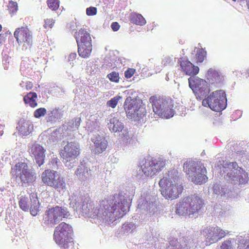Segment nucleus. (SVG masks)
<instances>
[{"label": "nucleus", "instance_id": "f257e3e1", "mask_svg": "<svg viewBox=\"0 0 249 249\" xmlns=\"http://www.w3.org/2000/svg\"><path fill=\"white\" fill-rule=\"evenodd\" d=\"M162 195L166 199H174L179 196L183 187L178 181V173L173 169L168 171L167 175L159 181Z\"/></svg>", "mask_w": 249, "mask_h": 249}, {"label": "nucleus", "instance_id": "f03ea898", "mask_svg": "<svg viewBox=\"0 0 249 249\" xmlns=\"http://www.w3.org/2000/svg\"><path fill=\"white\" fill-rule=\"evenodd\" d=\"M149 102L153 112L159 117L169 119L174 116V102L171 98L155 95L150 97Z\"/></svg>", "mask_w": 249, "mask_h": 249}, {"label": "nucleus", "instance_id": "7ed1b4c3", "mask_svg": "<svg viewBox=\"0 0 249 249\" xmlns=\"http://www.w3.org/2000/svg\"><path fill=\"white\" fill-rule=\"evenodd\" d=\"M72 235V227L65 222H61L54 229L53 240L58 245L65 249H74Z\"/></svg>", "mask_w": 249, "mask_h": 249}, {"label": "nucleus", "instance_id": "20e7f679", "mask_svg": "<svg viewBox=\"0 0 249 249\" xmlns=\"http://www.w3.org/2000/svg\"><path fill=\"white\" fill-rule=\"evenodd\" d=\"M204 205L203 200L199 196L191 195L184 197L177 205L176 213L179 215H190L198 213Z\"/></svg>", "mask_w": 249, "mask_h": 249}, {"label": "nucleus", "instance_id": "39448f33", "mask_svg": "<svg viewBox=\"0 0 249 249\" xmlns=\"http://www.w3.org/2000/svg\"><path fill=\"white\" fill-rule=\"evenodd\" d=\"M183 170L192 181L196 184H201L207 180L206 169L200 161L187 160L184 163Z\"/></svg>", "mask_w": 249, "mask_h": 249}, {"label": "nucleus", "instance_id": "423d86ee", "mask_svg": "<svg viewBox=\"0 0 249 249\" xmlns=\"http://www.w3.org/2000/svg\"><path fill=\"white\" fill-rule=\"evenodd\" d=\"M111 206L108 207L104 213V215L110 220H115L122 217L128 211V204L124 196L120 194L114 195Z\"/></svg>", "mask_w": 249, "mask_h": 249}, {"label": "nucleus", "instance_id": "0eeeda50", "mask_svg": "<svg viewBox=\"0 0 249 249\" xmlns=\"http://www.w3.org/2000/svg\"><path fill=\"white\" fill-rule=\"evenodd\" d=\"M74 36L78 46L79 55L83 58L89 57L92 51L91 38L89 33L81 28L75 32Z\"/></svg>", "mask_w": 249, "mask_h": 249}, {"label": "nucleus", "instance_id": "6e6552de", "mask_svg": "<svg viewBox=\"0 0 249 249\" xmlns=\"http://www.w3.org/2000/svg\"><path fill=\"white\" fill-rule=\"evenodd\" d=\"M202 105L212 110L219 112L224 110L227 106L226 93L223 90H216L202 101Z\"/></svg>", "mask_w": 249, "mask_h": 249}, {"label": "nucleus", "instance_id": "1a4fd4ad", "mask_svg": "<svg viewBox=\"0 0 249 249\" xmlns=\"http://www.w3.org/2000/svg\"><path fill=\"white\" fill-rule=\"evenodd\" d=\"M12 176L16 179H19L22 183L30 184L36 180L35 174L28 168L25 162H19L11 168Z\"/></svg>", "mask_w": 249, "mask_h": 249}, {"label": "nucleus", "instance_id": "9d476101", "mask_svg": "<svg viewBox=\"0 0 249 249\" xmlns=\"http://www.w3.org/2000/svg\"><path fill=\"white\" fill-rule=\"evenodd\" d=\"M69 215L68 209L56 206L48 208L43 217L44 223L47 226H54Z\"/></svg>", "mask_w": 249, "mask_h": 249}, {"label": "nucleus", "instance_id": "9b49d317", "mask_svg": "<svg viewBox=\"0 0 249 249\" xmlns=\"http://www.w3.org/2000/svg\"><path fill=\"white\" fill-rule=\"evenodd\" d=\"M42 182L46 185L60 191L66 189V183L62 177L57 171L47 169L41 174Z\"/></svg>", "mask_w": 249, "mask_h": 249}, {"label": "nucleus", "instance_id": "f8f14e48", "mask_svg": "<svg viewBox=\"0 0 249 249\" xmlns=\"http://www.w3.org/2000/svg\"><path fill=\"white\" fill-rule=\"evenodd\" d=\"M18 204L20 208L27 212L30 210L31 214L33 216H36L39 211V202L36 194H31L30 198L25 196L20 197Z\"/></svg>", "mask_w": 249, "mask_h": 249}, {"label": "nucleus", "instance_id": "ddd939ff", "mask_svg": "<svg viewBox=\"0 0 249 249\" xmlns=\"http://www.w3.org/2000/svg\"><path fill=\"white\" fill-rule=\"evenodd\" d=\"M188 80L189 87L197 98L201 99L210 92L209 84L205 80L196 77H190Z\"/></svg>", "mask_w": 249, "mask_h": 249}, {"label": "nucleus", "instance_id": "4468645a", "mask_svg": "<svg viewBox=\"0 0 249 249\" xmlns=\"http://www.w3.org/2000/svg\"><path fill=\"white\" fill-rule=\"evenodd\" d=\"M165 165V162L162 160L151 158L145 160L141 165V169L145 176L152 177L161 171Z\"/></svg>", "mask_w": 249, "mask_h": 249}, {"label": "nucleus", "instance_id": "2eb2a0df", "mask_svg": "<svg viewBox=\"0 0 249 249\" xmlns=\"http://www.w3.org/2000/svg\"><path fill=\"white\" fill-rule=\"evenodd\" d=\"M202 233L206 237L207 245L216 242L226 235L225 231L218 227H207L203 230Z\"/></svg>", "mask_w": 249, "mask_h": 249}, {"label": "nucleus", "instance_id": "dca6fc26", "mask_svg": "<svg viewBox=\"0 0 249 249\" xmlns=\"http://www.w3.org/2000/svg\"><path fill=\"white\" fill-rule=\"evenodd\" d=\"M70 205L83 213H89L93 208V201L89 195H86L71 200Z\"/></svg>", "mask_w": 249, "mask_h": 249}, {"label": "nucleus", "instance_id": "f3484780", "mask_svg": "<svg viewBox=\"0 0 249 249\" xmlns=\"http://www.w3.org/2000/svg\"><path fill=\"white\" fill-rule=\"evenodd\" d=\"M80 154V147L75 142H69L60 152V156L66 162L75 160Z\"/></svg>", "mask_w": 249, "mask_h": 249}, {"label": "nucleus", "instance_id": "a211bd4d", "mask_svg": "<svg viewBox=\"0 0 249 249\" xmlns=\"http://www.w3.org/2000/svg\"><path fill=\"white\" fill-rule=\"evenodd\" d=\"M14 36L18 43L30 46L33 43V36L31 31L27 27L16 29Z\"/></svg>", "mask_w": 249, "mask_h": 249}, {"label": "nucleus", "instance_id": "6ab92c4d", "mask_svg": "<svg viewBox=\"0 0 249 249\" xmlns=\"http://www.w3.org/2000/svg\"><path fill=\"white\" fill-rule=\"evenodd\" d=\"M29 151L31 156L34 157L36 164L39 166L43 164L45 157V150L42 146L38 144L34 143L29 148Z\"/></svg>", "mask_w": 249, "mask_h": 249}, {"label": "nucleus", "instance_id": "aec40b11", "mask_svg": "<svg viewBox=\"0 0 249 249\" xmlns=\"http://www.w3.org/2000/svg\"><path fill=\"white\" fill-rule=\"evenodd\" d=\"M178 63L180 64L181 71L186 75L195 76L199 72V68L194 65L188 60L180 58L178 60Z\"/></svg>", "mask_w": 249, "mask_h": 249}, {"label": "nucleus", "instance_id": "412c9836", "mask_svg": "<svg viewBox=\"0 0 249 249\" xmlns=\"http://www.w3.org/2000/svg\"><path fill=\"white\" fill-rule=\"evenodd\" d=\"M91 141L94 143V152L95 154H100L104 151L107 146V142L105 138L100 136H96L91 139Z\"/></svg>", "mask_w": 249, "mask_h": 249}, {"label": "nucleus", "instance_id": "4be33fe9", "mask_svg": "<svg viewBox=\"0 0 249 249\" xmlns=\"http://www.w3.org/2000/svg\"><path fill=\"white\" fill-rule=\"evenodd\" d=\"M138 107L137 101L130 97H128L125 100L124 107L128 118L132 119L134 117V112Z\"/></svg>", "mask_w": 249, "mask_h": 249}, {"label": "nucleus", "instance_id": "5701e85b", "mask_svg": "<svg viewBox=\"0 0 249 249\" xmlns=\"http://www.w3.org/2000/svg\"><path fill=\"white\" fill-rule=\"evenodd\" d=\"M17 129L21 135L26 136L31 132L33 125L30 121L21 119L18 124Z\"/></svg>", "mask_w": 249, "mask_h": 249}, {"label": "nucleus", "instance_id": "b1692460", "mask_svg": "<svg viewBox=\"0 0 249 249\" xmlns=\"http://www.w3.org/2000/svg\"><path fill=\"white\" fill-rule=\"evenodd\" d=\"M227 176L231 180L238 181L240 184H246L248 182V174L241 168L239 169L237 174L232 175L231 173H228Z\"/></svg>", "mask_w": 249, "mask_h": 249}, {"label": "nucleus", "instance_id": "393cba45", "mask_svg": "<svg viewBox=\"0 0 249 249\" xmlns=\"http://www.w3.org/2000/svg\"><path fill=\"white\" fill-rule=\"evenodd\" d=\"M37 95L36 92H30L24 96L23 101L25 104L34 108L37 106Z\"/></svg>", "mask_w": 249, "mask_h": 249}, {"label": "nucleus", "instance_id": "a878e982", "mask_svg": "<svg viewBox=\"0 0 249 249\" xmlns=\"http://www.w3.org/2000/svg\"><path fill=\"white\" fill-rule=\"evenodd\" d=\"M110 122L111 124H113L112 126L111 125L110 127L115 132L121 131L124 128L123 124L116 118L111 120Z\"/></svg>", "mask_w": 249, "mask_h": 249}, {"label": "nucleus", "instance_id": "bb28decb", "mask_svg": "<svg viewBox=\"0 0 249 249\" xmlns=\"http://www.w3.org/2000/svg\"><path fill=\"white\" fill-rule=\"evenodd\" d=\"M81 118L79 117L75 118L69 123L67 126V129L70 131H74L77 130L81 124Z\"/></svg>", "mask_w": 249, "mask_h": 249}, {"label": "nucleus", "instance_id": "cd10ccee", "mask_svg": "<svg viewBox=\"0 0 249 249\" xmlns=\"http://www.w3.org/2000/svg\"><path fill=\"white\" fill-rule=\"evenodd\" d=\"M146 111L144 107H137L135 112H134V117H132V119L135 120H140L146 115Z\"/></svg>", "mask_w": 249, "mask_h": 249}, {"label": "nucleus", "instance_id": "c85d7f7f", "mask_svg": "<svg viewBox=\"0 0 249 249\" xmlns=\"http://www.w3.org/2000/svg\"><path fill=\"white\" fill-rule=\"evenodd\" d=\"M206 55L207 52L204 49L202 48L198 49L196 54V62H202L204 61L205 58L206 57Z\"/></svg>", "mask_w": 249, "mask_h": 249}, {"label": "nucleus", "instance_id": "c756f323", "mask_svg": "<svg viewBox=\"0 0 249 249\" xmlns=\"http://www.w3.org/2000/svg\"><path fill=\"white\" fill-rule=\"evenodd\" d=\"M130 21L133 24L138 25H143L146 23L143 17H131Z\"/></svg>", "mask_w": 249, "mask_h": 249}, {"label": "nucleus", "instance_id": "7c9ffc66", "mask_svg": "<svg viewBox=\"0 0 249 249\" xmlns=\"http://www.w3.org/2000/svg\"><path fill=\"white\" fill-rule=\"evenodd\" d=\"M107 77L112 82L118 83L120 81V76L118 72L112 71L107 75Z\"/></svg>", "mask_w": 249, "mask_h": 249}, {"label": "nucleus", "instance_id": "2f4dec72", "mask_svg": "<svg viewBox=\"0 0 249 249\" xmlns=\"http://www.w3.org/2000/svg\"><path fill=\"white\" fill-rule=\"evenodd\" d=\"M208 73L215 79L216 82H220L222 80V76H221L217 71L210 69Z\"/></svg>", "mask_w": 249, "mask_h": 249}, {"label": "nucleus", "instance_id": "473e14b6", "mask_svg": "<svg viewBox=\"0 0 249 249\" xmlns=\"http://www.w3.org/2000/svg\"><path fill=\"white\" fill-rule=\"evenodd\" d=\"M9 14H14L18 10V3L16 2L10 1L8 5Z\"/></svg>", "mask_w": 249, "mask_h": 249}, {"label": "nucleus", "instance_id": "72a5a7b5", "mask_svg": "<svg viewBox=\"0 0 249 249\" xmlns=\"http://www.w3.org/2000/svg\"><path fill=\"white\" fill-rule=\"evenodd\" d=\"M47 112L46 109L44 107H40L36 109L34 112V116L36 118L44 116Z\"/></svg>", "mask_w": 249, "mask_h": 249}, {"label": "nucleus", "instance_id": "f704fd0d", "mask_svg": "<svg viewBox=\"0 0 249 249\" xmlns=\"http://www.w3.org/2000/svg\"><path fill=\"white\" fill-rule=\"evenodd\" d=\"M47 4L49 7L52 10H56L59 7L58 0H48Z\"/></svg>", "mask_w": 249, "mask_h": 249}, {"label": "nucleus", "instance_id": "c9c22d12", "mask_svg": "<svg viewBox=\"0 0 249 249\" xmlns=\"http://www.w3.org/2000/svg\"><path fill=\"white\" fill-rule=\"evenodd\" d=\"M120 98V96H115L107 101V104L108 107H111L112 108H115Z\"/></svg>", "mask_w": 249, "mask_h": 249}, {"label": "nucleus", "instance_id": "e433bc0d", "mask_svg": "<svg viewBox=\"0 0 249 249\" xmlns=\"http://www.w3.org/2000/svg\"><path fill=\"white\" fill-rule=\"evenodd\" d=\"M88 173L87 169H86L85 167L83 165H80L75 172V174L77 176L83 175L85 174V172Z\"/></svg>", "mask_w": 249, "mask_h": 249}, {"label": "nucleus", "instance_id": "4c0bfd02", "mask_svg": "<svg viewBox=\"0 0 249 249\" xmlns=\"http://www.w3.org/2000/svg\"><path fill=\"white\" fill-rule=\"evenodd\" d=\"M136 72V70L133 68H128L124 71V76L126 78H131Z\"/></svg>", "mask_w": 249, "mask_h": 249}, {"label": "nucleus", "instance_id": "58836bf2", "mask_svg": "<svg viewBox=\"0 0 249 249\" xmlns=\"http://www.w3.org/2000/svg\"><path fill=\"white\" fill-rule=\"evenodd\" d=\"M229 165L231 166L233 169L231 173L232 175L237 174V173L239 172V169L240 168L238 167L237 163L236 162H230Z\"/></svg>", "mask_w": 249, "mask_h": 249}, {"label": "nucleus", "instance_id": "ea45409f", "mask_svg": "<svg viewBox=\"0 0 249 249\" xmlns=\"http://www.w3.org/2000/svg\"><path fill=\"white\" fill-rule=\"evenodd\" d=\"M86 14L88 16H94L97 14V8L92 6L87 8Z\"/></svg>", "mask_w": 249, "mask_h": 249}, {"label": "nucleus", "instance_id": "a19ab883", "mask_svg": "<svg viewBox=\"0 0 249 249\" xmlns=\"http://www.w3.org/2000/svg\"><path fill=\"white\" fill-rule=\"evenodd\" d=\"M150 204L151 203H148L147 201H145L144 199H141L139 202L138 207L140 209H145V205H146V208H147V206H149Z\"/></svg>", "mask_w": 249, "mask_h": 249}, {"label": "nucleus", "instance_id": "79ce46f5", "mask_svg": "<svg viewBox=\"0 0 249 249\" xmlns=\"http://www.w3.org/2000/svg\"><path fill=\"white\" fill-rule=\"evenodd\" d=\"M134 227V225L132 223H125L122 226V230L124 232H128L132 228Z\"/></svg>", "mask_w": 249, "mask_h": 249}, {"label": "nucleus", "instance_id": "37998d69", "mask_svg": "<svg viewBox=\"0 0 249 249\" xmlns=\"http://www.w3.org/2000/svg\"><path fill=\"white\" fill-rule=\"evenodd\" d=\"M231 243L229 240L225 241L221 246V249H231Z\"/></svg>", "mask_w": 249, "mask_h": 249}, {"label": "nucleus", "instance_id": "c03bdc74", "mask_svg": "<svg viewBox=\"0 0 249 249\" xmlns=\"http://www.w3.org/2000/svg\"><path fill=\"white\" fill-rule=\"evenodd\" d=\"M54 23V21L52 19L47 18L45 20V24L44 25V27L45 28H52L53 24Z\"/></svg>", "mask_w": 249, "mask_h": 249}, {"label": "nucleus", "instance_id": "a18cd8bd", "mask_svg": "<svg viewBox=\"0 0 249 249\" xmlns=\"http://www.w3.org/2000/svg\"><path fill=\"white\" fill-rule=\"evenodd\" d=\"M175 243L173 245V244L170 243V246L168 247V249H182L180 244L177 241H175Z\"/></svg>", "mask_w": 249, "mask_h": 249}, {"label": "nucleus", "instance_id": "49530a36", "mask_svg": "<svg viewBox=\"0 0 249 249\" xmlns=\"http://www.w3.org/2000/svg\"><path fill=\"white\" fill-rule=\"evenodd\" d=\"M111 27L113 31H117L119 29L120 26L117 22H113L111 25Z\"/></svg>", "mask_w": 249, "mask_h": 249}, {"label": "nucleus", "instance_id": "de8ad7c7", "mask_svg": "<svg viewBox=\"0 0 249 249\" xmlns=\"http://www.w3.org/2000/svg\"><path fill=\"white\" fill-rule=\"evenodd\" d=\"M247 244H248V241H245L244 242H240L238 247V249H245Z\"/></svg>", "mask_w": 249, "mask_h": 249}, {"label": "nucleus", "instance_id": "09e8293b", "mask_svg": "<svg viewBox=\"0 0 249 249\" xmlns=\"http://www.w3.org/2000/svg\"><path fill=\"white\" fill-rule=\"evenodd\" d=\"M33 88V84L32 82L28 81L26 83L25 88L27 90H30Z\"/></svg>", "mask_w": 249, "mask_h": 249}, {"label": "nucleus", "instance_id": "8fccbe9b", "mask_svg": "<svg viewBox=\"0 0 249 249\" xmlns=\"http://www.w3.org/2000/svg\"><path fill=\"white\" fill-rule=\"evenodd\" d=\"M76 56L77 55L76 53H71L69 55V60L70 61H73L75 59Z\"/></svg>", "mask_w": 249, "mask_h": 249}, {"label": "nucleus", "instance_id": "3c124183", "mask_svg": "<svg viewBox=\"0 0 249 249\" xmlns=\"http://www.w3.org/2000/svg\"><path fill=\"white\" fill-rule=\"evenodd\" d=\"M4 42V38L3 34H0V45Z\"/></svg>", "mask_w": 249, "mask_h": 249}, {"label": "nucleus", "instance_id": "603ef678", "mask_svg": "<svg viewBox=\"0 0 249 249\" xmlns=\"http://www.w3.org/2000/svg\"><path fill=\"white\" fill-rule=\"evenodd\" d=\"M216 188H218V189H219L218 185H214L213 186V191H214V192H215V194H217V192L216 189Z\"/></svg>", "mask_w": 249, "mask_h": 249}, {"label": "nucleus", "instance_id": "864d4df0", "mask_svg": "<svg viewBox=\"0 0 249 249\" xmlns=\"http://www.w3.org/2000/svg\"><path fill=\"white\" fill-rule=\"evenodd\" d=\"M3 134V130L2 127H0V136H2Z\"/></svg>", "mask_w": 249, "mask_h": 249}, {"label": "nucleus", "instance_id": "5fc2aeb1", "mask_svg": "<svg viewBox=\"0 0 249 249\" xmlns=\"http://www.w3.org/2000/svg\"><path fill=\"white\" fill-rule=\"evenodd\" d=\"M246 3L248 9H249V0H246Z\"/></svg>", "mask_w": 249, "mask_h": 249}, {"label": "nucleus", "instance_id": "6e6d98bb", "mask_svg": "<svg viewBox=\"0 0 249 249\" xmlns=\"http://www.w3.org/2000/svg\"><path fill=\"white\" fill-rule=\"evenodd\" d=\"M245 249H249V242L248 241V244H247Z\"/></svg>", "mask_w": 249, "mask_h": 249}, {"label": "nucleus", "instance_id": "4d7b16f0", "mask_svg": "<svg viewBox=\"0 0 249 249\" xmlns=\"http://www.w3.org/2000/svg\"><path fill=\"white\" fill-rule=\"evenodd\" d=\"M2 30V26L0 24V32Z\"/></svg>", "mask_w": 249, "mask_h": 249}, {"label": "nucleus", "instance_id": "13d9d810", "mask_svg": "<svg viewBox=\"0 0 249 249\" xmlns=\"http://www.w3.org/2000/svg\"><path fill=\"white\" fill-rule=\"evenodd\" d=\"M137 16H142V15L141 14H138V15H137Z\"/></svg>", "mask_w": 249, "mask_h": 249}, {"label": "nucleus", "instance_id": "bf43d9fd", "mask_svg": "<svg viewBox=\"0 0 249 249\" xmlns=\"http://www.w3.org/2000/svg\"><path fill=\"white\" fill-rule=\"evenodd\" d=\"M233 0V1H236V0Z\"/></svg>", "mask_w": 249, "mask_h": 249}]
</instances>
